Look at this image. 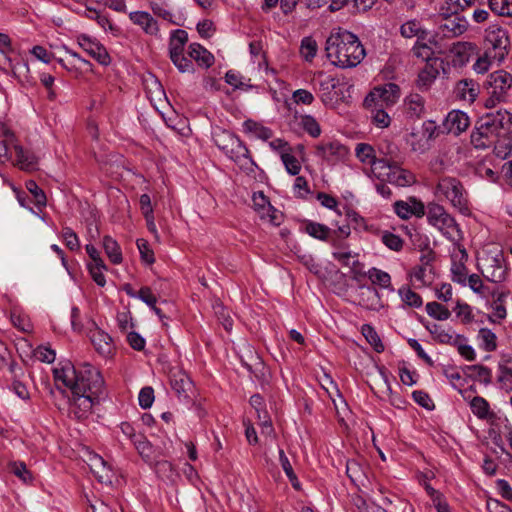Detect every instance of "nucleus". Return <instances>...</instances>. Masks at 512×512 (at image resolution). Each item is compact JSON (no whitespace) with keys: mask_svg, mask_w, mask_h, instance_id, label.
<instances>
[{"mask_svg":"<svg viewBox=\"0 0 512 512\" xmlns=\"http://www.w3.org/2000/svg\"><path fill=\"white\" fill-rule=\"evenodd\" d=\"M63 238L65 240L66 246L71 250H78L80 247L78 237L76 233L69 227H65L63 229Z\"/></svg>","mask_w":512,"mask_h":512,"instance_id":"obj_61","label":"nucleus"},{"mask_svg":"<svg viewBox=\"0 0 512 512\" xmlns=\"http://www.w3.org/2000/svg\"><path fill=\"white\" fill-rule=\"evenodd\" d=\"M137 247L141 255V259L151 265L155 262L153 250L150 249L148 242L145 239L137 240Z\"/></svg>","mask_w":512,"mask_h":512,"instance_id":"obj_56","label":"nucleus"},{"mask_svg":"<svg viewBox=\"0 0 512 512\" xmlns=\"http://www.w3.org/2000/svg\"><path fill=\"white\" fill-rule=\"evenodd\" d=\"M246 132L253 133L256 137L262 140H268L272 136V131L260 123L248 119L243 124Z\"/></svg>","mask_w":512,"mask_h":512,"instance_id":"obj_42","label":"nucleus"},{"mask_svg":"<svg viewBox=\"0 0 512 512\" xmlns=\"http://www.w3.org/2000/svg\"><path fill=\"white\" fill-rule=\"evenodd\" d=\"M133 443L140 456L146 462H151L153 460L152 445L144 435L138 434V436H136V438L134 439Z\"/></svg>","mask_w":512,"mask_h":512,"instance_id":"obj_39","label":"nucleus"},{"mask_svg":"<svg viewBox=\"0 0 512 512\" xmlns=\"http://www.w3.org/2000/svg\"><path fill=\"white\" fill-rule=\"evenodd\" d=\"M490 9L499 16H512V0H488Z\"/></svg>","mask_w":512,"mask_h":512,"instance_id":"obj_44","label":"nucleus"},{"mask_svg":"<svg viewBox=\"0 0 512 512\" xmlns=\"http://www.w3.org/2000/svg\"><path fill=\"white\" fill-rule=\"evenodd\" d=\"M76 369L74 366H65L61 369L54 370L55 381H61L71 391L73 390V382L75 381Z\"/></svg>","mask_w":512,"mask_h":512,"instance_id":"obj_38","label":"nucleus"},{"mask_svg":"<svg viewBox=\"0 0 512 512\" xmlns=\"http://www.w3.org/2000/svg\"><path fill=\"white\" fill-rule=\"evenodd\" d=\"M369 277L374 284H378L382 287H388L390 284V275L386 272L373 268L369 272Z\"/></svg>","mask_w":512,"mask_h":512,"instance_id":"obj_58","label":"nucleus"},{"mask_svg":"<svg viewBox=\"0 0 512 512\" xmlns=\"http://www.w3.org/2000/svg\"><path fill=\"white\" fill-rule=\"evenodd\" d=\"M512 133V113L507 110L489 112L475 123L470 135V143L477 150L494 147L497 156H501L498 144Z\"/></svg>","mask_w":512,"mask_h":512,"instance_id":"obj_1","label":"nucleus"},{"mask_svg":"<svg viewBox=\"0 0 512 512\" xmlns=\"http://www.w3.org/2000/svg\"><path fill=\"white\" fill-rule=\"evenodd\" d=\"M170 383L172 389L179 397L190 398L194 391V385L189 376L182 370L171 371Z\"/></svg>","mask_w":512,"mask_h":512,"instance_id":"obj_15","label":"nucleus"},{"mask_svg":"<svg viewBox=\"0 0 512 512\" xmlns=\"http://www.w3.org/2000/svg\"><path fill=\"white\" fill-rule=\"evenodd\" d=\"M381 239L383 244L393 251L399 252L403 248V239L389 231H384Z\"/></svg>","mask_w":512,"mask_h":512,"instance_id":"obj_46","label":"nucleus"},{"mask_svg":"<svg viewBox=\"0 0 512 512\" xmlns=\"http://www.w3.org/2000/svg\"><path fill=\"white\" fill-rule=\"evenodd\" d=\"M479 337L482 339L484 345L483 348L487 352L495 351L497 348V337L490 329L481 328L479 330Z\"/></svg>","mask_w":512,"mask_h":512,"instance_id":"obj_47","label":"nucleus"},{"mask_svg":"<svg viewBox=\"0 0 512 512\" xmlns=\"http://www.w3.org/2000/svg\"><path fill=\"white\" fill-rule=\"evenodd\" d=\"M483 275L488 281L493 283H500L505 280L506 268L501 265L499 260L493 259L492 264L485 266Z\"/></svg>","mask_w":512,"mask_h":512,"instance_id":"obj_30","label":"nucleus"},{"mask_svg":"<svg viewBox=\"0 0 512 512\" xmlns=\"http://www.w3.org/2000/svg\"><path fill=\"white\" fill-rule=\"evenodd\" d=\"M27 190L34 196V200L36 205L45 206L46 205V195L44 191L37 185L34 180H29L26 182Z\"/></svg>","mask_w":512,"mask_h":512,"instance_id":"obj_53","label":"nucleus"},{"mask_svg":"<svg viewBox=\"0 0 512 512\" xmlns=\"http://www.w3.org/2000/svg\"><path fill=\"white\" fill-rule=\"evenodd\" d=\"M427 329L433 335V338L442 344L457 345L458 340L464 339L462 335H456L454 337L451 333L445 331L440 325L437 324L427 326Z\"/></svg>","mask_w":512,"mask_h":512,"instance_id":"obj_29","label":"nucleus"},{"mask_svg":"<svg viewBox=\"0 0 512 512\" xmlns=\"http://www.w3.org/2000/svg\"><path fill=\"white\" fill-rule=\"evenodd\" d=\"M72 403L70 408V415L74 418L82 420L87 418L92 410L95 403L99 402V396L101 394H94L93 392H79L73 389L72 391Z\"/></svg>","mask_w":512,"mask_h":512,"instance_id":"obj_9","label":"nucleus"},{"mask_svg":"<svg viewBox=\"0 0 512 512\" xmlns=\"http://www.w3.org/2000/svg\"><path fill=\"white\" fill-rule=\"evenodd\" d=\"M250 404L255 409L258 425L261 428L263 435L272 436L275 438V431L272 425L271 417L266 409V404L260 394H254L250 398Z\"/></svg>","mask_w":512,"mask_h":512,"instance_id":"obj_11","label":"nucleus"},{"mask_svg":"<svg viewBox=\"0 0 512 512\" xmlns=\"http://www.w3.org/2000/svg\"><path fill=\"white\" fill-rule=\"evenodd\" d=\"M401 166L402 164H398V167H388L389 171L385 174L386 179L398 187L411 186L416 182L415 175Z\"/></svg>","mask_w":512,"mask_h":512,"instance_id":"obj_20","label":"nucleus"},{"mask_svg":"<svg viewBox=\"0 0 512 512\" xmlns=\"http://www.w3.org/2000/svg\"><path fill=\"white\" fill-rule=\"evenodd\" d=\"M301 125L303 129L309 133L312 137H318L321 133V129L317 121L310 115L301 117Z\"/></svg>","mask_w":512,"mask_h":512,"instance_id":"obj_54","label":"nucleus"},{"mask_svg":"<svg viewBox=\"0 0 512 512\" xmlns=\"http://www.w3.org/2000/svg\"><path fill=\"white\" fill-rule=\"evenodd\" d=\"M432 45H437L434 39H429L428 42H424V40H417L415 45L412 48L413 55L417 58L422 59L426 63H443L441 59L436 57L438 53Z\"/></svg>","mask_w":512,"mask_h":512,"instance_id":"obj_18","label":"nucleus"},{"mask_svg":"<svg viewBox=\"0 0 512 512\" xmlns=\"http://www.w3.org/2000/svg\"><path fill=\"white\" fill-rule=\"evenodd\" d=\"M78 44L80 47L92 58H94L98 63L102 65H109L111 62V58L106 50V48L92 40L87 35H80L78 36Z\"/></svg>","mask_w":512,"mask_h":512,"instance_id":"obj_13","label":"nucleus"},{"mask_svg":"<svg viewBox=\"0 0 512 512\" xmlns=\"http://www.w3.org/2000/svg\"><path fill=\"white\" fill-rule=\"evenodd\" d=\"M91 470L99 482L104 484L112 483L114 475L111 469L106 466V462L101 457L95 458V461L91 465Z\"/></svg>","mask_w":512,"mask_h":512,"instance_id":"obj_31","label":"nucleus"},{"mask_svg":"<svg viewBox=\"0 0 512 512\" xmlns=\"http://www.w3.org/2000/svg\"><path fill=\"white\" fill-rule=\"evenodd\" d=\"M437 191L443 194L460 211L467 210V200L463 195V186L457 179H442L437 185Z\"/></svg>","mask_w":512,"mask_h":512,"instance_id":"obj_7","label":"nucleus"},{"mask_svg":"<svg viewBox=\"0 0 512 512\" xmlns=\"http://www.w3.org/2000/svg\"><path fill=\"white\" fill-rule=\"evenodd\" d=\"M215 314L218 320L221 322L226 331H231L233 320L229 314V311L221 304L218 303L214 306Z\"/></svg>","mask_w":512,"mask_h":512,"instance_id":"obj_52","label":"nucleus"},{"mask_svg":"<svg viewBox=\"0 0 512 512\" xmlns=\"http://www.w3.org/2000/svg\"><path fill=\"white\" fill-rule=\"evenodd\" d=\"M375 113L373 114V122L375 125H377L380 128H386L390 124V117L389 115L384 111L383 107H375Z\"/></svg>","mask_w":512,"mask_h":512,"instance_id":"obj_63","label":"nucleus"},{"mask_svg":"<svg viewBox=\"0 0 512 512\" xmlns=\"http://www.w3.org/2000/svg\"><path fill=\"white\" fill-rule=\"evenodd\" d=\"M154 401V391L151 387H144L139 393V404L142 408H150Z\"/></svg>","mask_w":512,"mask_h":512,"instance_id":"obj_62","label":"nucleus"},{"mask_svg":"<svg viewBox=\"0 0 512 512\" xmlns=\"http://www.w3.org/2000/svg\"><path fill=\"white\" fill-rule=\"evenodd\" d=\"M400 33L405 38L416 37L417 40H425L428 35L427 31L416 20H410L402 24Z\"/></svg>","mask_w":512,"mask_h":512,"instance_id":"obj_32","label":"nucleus"},{"mask_svg":"<svg viewBox=\"0 0 512 512\" xmlns=\"http://www.w3.org/2000/svg\"><path fill=\"white\" fill-rule=\"evenodd\" d=\"M466 370L475 372V375L469 374V376L475 381L483 382L485 385L492 382V372L486 366L481 364L470 365L466 367Z\"/></svg>","mask_w":512,"mask_h":512,"instance_id":"obj_40","label":"nucleus"},{"mask_svg":"<svg viewBox=\"0 0 512 512\" xmlns=\"http://www.w3.org/2000/svg\"><path fill=\"white\" fill-rule=\"evenodd\" d=\"M281 159L288 173L291 175H297L300 172L301 165L295 156L290 153H282Z\"/></svg>","mask_w":512,"mask_h":512,"instance_id":"obj_55","label":"nucleus"},{"mask_svg":"<svg viewBox=\"0 0 512 512\" xmlns=\"http://www.w3.org/2000/svg\"><path fill=\"white\" fill-rule=\"evenodd\" d=\"M355 505L357 506L359 512H387L382 507L376 505L375 503H367L365 499L358 497Z\"/></svg>","mask_w":512,"mask_h":512,"instance_id":"obj_64","label":"nucleus"},{"mask_svg":"<svg viewBox=\"0 0 512 512\" xmlns=\"http://www.w3.org/2000/svg\"><path fill=\"white\" fill-rule=\"evenodd\" d=\"M454 93L457 99L471 104L480 93V85L472 79H462L457 82Z\"/></svg>","mask_w":512,"mask_h":512,"instance_id":"obj_16","label":"nucleus"},{"mask_svg":"<svg viewBox=\"0 0 512 512\" xmlns=\"http://www.w3.org/2000/svg\"><path fill=\"white\" fill-rule=\"evenodd\" d=\"M440 62L426 63L425 67L419 72L417 78V86L427 89L439 74Z\"/></svg>","mask_w":512,"mask_h":512,"instance_id":"obj_24","label":"nucleus"},{"mask_svg":"<svg viewBox=\"0 0 512 512\" xmlns=\"http://www.w3.org/2000/svg\"><path fill=\"white\" fill-rule=\"evenodd\" d=\"M171 61L179 69L180 72H193V63L190 59L186 58L183 54H178V57L170 56Z\"/></svg>","mask_w":512,"mask_h":512,"instance_id":"obj_60","label":"nucleus"},{"mask_svg":"<svg viewBox=\"0 0 512 512\" xmlns=\"http://www.w3.org/2000/svg\"><path fill=\"white\" fill-rule=\"evenodd\" d=\"M253 203L255 209L260 213L261 218L269 217L272 224H280V217L276 214V210L273 209L262 192L254 193Z\"/></svg>","mask_w":512,"mask_h":512,"instance_id":"obj_22","label":"nucleus"},{"mask_svg":"<svg viewBox=\"0 0 512 512\" xmlns=\"http://www.w3.org/2000/svg\"><path fill=\"white\" fill-rule=\"evenodd\" d=\"M155 470L158 476L161 478L172 479L174 475V470L171 463L165 460L156 461Z\"/></svg>","mask_w":512,"mask_h":512,"instance_id":"obj_59","label":"nucleus"},{"mask_svg":"<svg viewBox=\"0 0 512 512\" xmlns=\"http://www.w3.org/2000/svg\"><path fill=\"white\" fill-rule=\"evenodd\" d=\"M10 469L11 472L24 483H30L33 479L31 472L27 469L24 462H12L10 464Z\"/></svg>","mask_w":512,"mask_h":512,"instance_id":"obj_50","label":"nucleus"},{"mask_svg":"<svg viewBox=\"0 0 512 512\" xmlns=\"http://www.w3.org/2000/svg\"><path fill=\"white\" fill-rule=\"evenodd\" d=\"M470 405L473 413L479 418L485 419L487 417L489 404L484 398L476 396L471 400Z\"/></svg>","mask_w":512,"mask_h":512,"instance_id":"obj_48","label":"nucleus"},{"mask_svg":"<svg viewBox=\"0 0 512 512\" xmlns=\"http://www.w3.org/2000/svg\"><path fill=\"white\" fill-rule=\"evenodd\" d=\"M407 113L419 118L424 112V98L419 94H410L405 100Z\"/></svg>","mask_w":512,"mask_h":512,"instance_id":"obj_36","label":"nucleus"},{"mask_svg":"<svg viewBox=\"0 0 512 512\" xmlns=\"http://www.w3.org/2000/svg\"><path fill=\"white\" fill-rule=\"evenodd\" d=\"M317 53V43L311 37H305L301 42V54L307 61H311Z\"/></svg>","mask_w":512,"mask_h":512,"instance_id":"obj_49","label":"nucleus"},{"mask_svg":"<svg viewBox=\"0 0 512 512\" xmlns=\"http://www.w3.org/2000/svg\"><path fill=\"white\" fill-rule=\"evenodd\" d=\"M305 231L310 236L320 240H327L330 234V229L327 226L315 222H308Z\"/></svg>","mask_w":512,"mask_h":512,"instance_id":"obj_45","label":"nucleus"},{"mask_svg":"<svg viewBox=\"0 0 512 512\" xmlns=\"http://www.w3.org/2000/svg\"><path fill=\"white\" fill-rule=\"evenodd\" d=\"M511 88L512 75L507 71L498 70L489 74L483 83V89L488 95L485 107L492 108L497 103L506 101Z\"/></svg>","mask_w":512,"mask_h":512,"instance_id":"obj_4","label":"nucleus"},{"mask_svg":"<svg viewBox=\"0 0 512 512\" xmlns=\"http://www.w3.org/2000/svg\"><path fill=\"white\" fill-rule=\"evenodd\" d=\"M370 388L380 399L385 400L390 399L391 397V387L383 372H380L379 375L373 379L372 384H370Z\"/></svg>","mask_w":512,"mask_h":512,"instance_id":"obj_28","label":"nucleus"},{"mask_svg":"<svg viewBox=\"0 0 512 512\" xmlns=\"http://www.w3.org/2000/svg\"><path fill=\"white\" fill-rule=\"evenodd\" d=\"M213 139L217 147L224 151L240 169L244 170L247 174L255 172L256 164L250 157L248 148L236 135L218 128L213 133Z\"/></svg>","mask_w":512,"mask_h":512,"instance_id":"obj_3","label":"nucleus"},{"mask_svg":"<svg viewBox=\"0 0 512 512\" xmlns=\"http://www.w3.org/2000/svg\"><path fill=\"white\" fill-rule=\"evenodd\" d=\"M400 88L394 83H388L383 87H375L365 98L364 106L370 107H383L393 104L396 98L399 97Z\"/></svg>","mask_w":512,"mask_h":512,"instance_id":"obj_8","label":"nucleus"},{"mask_svg":"<svg viewBox=\"0 0 512 512\" xmlns=\"http://www.w3.org/2000/svg\"><path fill=\"white\" fill-rule=\"evenodd\" d=\"M91 342L95 350L104 357H110L114 353L112 338L104 331L95 329L91 332Z\"/></svg>","mask_w":512,"mask_h":512,"instance_id":"obj_19","label":"nucleus"},{"mask_svg":"<svg viewBox=\"0 0 512 512\" xmlns=\"http://www.w3.org/2000/svg\"><path fill=\"white\" fill-rule=\"evenodd\" d=\"M399 294L408 306L418 308L422 305V298L420 295L412 291L410 288H401L399 290Z\"/></svg>","mask_w":512,"mask_h":512,"instance_id":"obj_51","label":"nucleus"},{"mask_svg":"<svg viewBox=\"0 0 512 512\" xmlns=\"http://www.w3.org/2000/svg\"><path fill=\"white\" fill-rule=\"evenodd\" d=\"M361 298H360V305L367 309H376L377 306H379V295L375 288L373 287H365L362 286L361 288Z\"/></svg>","mask_w":512,"mask_h":512,"instance_id":"obj_35","label":"nucleus"},{"mask_svg":"<svg viewBox=\"0 0 512 512\" xmlns=\"http://www.w3.org/2000/svg\"><path fill=\"white\" fill-rule=\"evenodd\" d=\"M188 41V34L185 30L177 29L173 31L169 41L170 56L178 57V54H183L184 46Z\"/></svg>","mask_w":512,"mask_h":512,"instance_id":"obj_27","label":"nucleus"},{"mask_svg":"<svg viewBox=\"0 0 512 512\" xmlns=\"http://www.w3.org/2000/svg\"><path fill=\"white\" fill-rule=\"evenodd\" d=\"M426 311L429 316L441 321L447 320L451 316V312L438 302L427 303Z\"/></svg>","mask_w":512,"mask_h":512,"instance_id":"obj_43","label":"nucleus"},{"mask_svg":"<svg viewBox=\"0 0 512 512\" xmlns=\"http://www.w3.org/2000/svg\"><path fill=\"white\" fill-rule=\"evenodd\" d=\"M17 161L21 165L22 169L32 170L37 164V158L35 155L28 150H25L20 145H14Z\"/></svg>","mask_w":512,"mask_h":512,"instance_id":"obj_34","label":"nucleus"},{"mask_svg":"<svg viewBox=\"0 0 512 512\" xmlns=\"http://www.w3.org/2000/svg\"><path fill=\"white\" fill-rule=\"evenodd\" d=\"M427 219L431 225L439 229L451 241L462 239L461 230L455 219L438 204H429Z\"/></svg>","mask_w":512,"mask_h":512,"instance_id":"obj_5","label":"nucleus"},{"mask_svg":"<svg viewBox=\"0 0 512 512\" xmlns=\"http://www.w3.org/2000/svg\"><path fill=\"white\" fill-rule=\"evenodd\" d=\"M346 474L355 485H357V486L364 485L366 476L363 471V468L357 461H355V460L347 461Z\"/></svg>","mask_w":512,"mask_h":512,"instance_id":"obj_37","label":"nucleus"},{"mask_svg":"<svg viewBox=\"0 0 512 512\" xmlns=\"http://www.w3.org/2000/svg\"><path fill=\"white\" fill-rule=\"evenodd\" d=\"M103 248L113 264H120L123 260L119 244L109 235L103 238Z\"/></svg>","mask_w":512,"mask_h":512,"instance_id":"obj_33","label":"nucleus"},{"mask_svg":"<svg viewBox=\"0 0 512 512\" xmlns=\"http://www.w3.org/2000/svg\"><path fill=\"white\" fill-rule=\"evenodd\" d=\"M362 334L367 340V342L374 348V350L378 353H381L384 351V345L378 335V333L375 331V329L369 325L364 324L362 326Z\"/></svg>","mask_w":512,"mask_h":512,"instance_id":"obj_41","label":"nucleus"},{"mask_svg":"<svg viewBox=\"0 0 512 512\" xmlns=\"http://www.w3.org/2000/svg\"><path fill=\"white\" fill-rule=\"evenodd\" d=\"M439 30L445 37L460 36L467 30V22L460 16L443 18L439 21Z\"/></svg>","mask_w":512,"mask_h":512,"instance_id":"obj_17","label":"nucleus"},{"mask_svg":"<svg viewBox=\"0 0 512 512\" xmlns=\"http://www.w3.org/2000/svg\"><path fill=\"white\" fill-rule=\"evenodd\" d=\"M486 42L491 45V49L487 51L489 57L501 61L507 54L506 48L509 41L506 32L500 28L489 31L486 36Z\"/></svg>","mask_w":512,"mask_h":512,"instance_id":"obj_12","label":"nucleus"},{"mask_svg":"<svg viewBox=\"0 0 512 512\" xmlns=\"http://www.w3.org/2000/svg\"><path fill=\"white\" fill-rule=\"evenodd\" d=\"M356 156L362 163H368L373 167V172L379 170V159L374 148L366 143H359L356 146Z\"/></svg>","mask_w":512,"mask_h":512,"instance_id":"obj_26","label":"nucleus"},{"mask_svg":"<svg viewBox=\"0 0 512 512\" xmlns=\"http://www.w3.org/2000/svg\"><path fill=\"white\" fill-rule=\"evenodd\" d=\"M446 121L450 125L449 130L454 132L456 135L464 132L470 125L468 115L459 110L451 111L448 114Z\"/></svg>","mask_w":512,"mask_h":512,"instance_id":"obj_23","label":"nucleus"},{"mask_svg":"<svg viewBox=\"0 0 512 512\" xmlns=\"http://www.w3.org/2000/svg\"><path fill=\"white\" fill-rule=\"evenodd\" d=\"M379 151V170L388 167H398V164H403L405 160L404 153L400 150L395 143L385 140L378 146Z\"/></svg>","mask_w":512,"mask_h":512,"instance_id":"obj_10","label":"nucleus"},{"mask_svg":"<svg viewBox=\"0 0 512 512\" xmlns=\"http://www.w3.org/2000/svg\"><path fill=\"white\" fill-rule=\"evenodd\" d=\"M89 272L93 280L101 287H103L106 283L105 276L103 274V270L106 269V266L104 262H102V265L97 264H89L88 265Z\"/></svg>","mask_w":512,"mask_h":512,"instance_id":"obj_57","label":"nucleus"},{"mask_svg":"<svg viewBox=\"0 0 512 512\" xmlns=\"http://www.w3.org/2000/svg\"><path fill=\"white\" fill-rule=\"evenodd\" d=\"M104 379L98 369L89 363H83L79 370H76L73 389L79 392H93L102 394Z\"/></svg>","mask_w":512,"mask_h":512,"instance_id":"obj_6","label":"nucleus"},{"mask_svg":"<svg viewBox=\"0 0 512 512\" xmlns=\"http://www.w3.org/2000/svg\"><path fill=\"white\" fill-rule=\"evenodd\" d=\"M189 56L205 68H209L214 63V56L198 43L189 46Z\"/></svg>","mask_w":512,"mask_h":512,"instance_id":"obj_25","label":"nucleus"},{"mask_svg":"<svg viewBox=\"0 0 512 512\" xmlns=\"http://www.w3.org/2000/svg\"><path fill=\"white\" fill-rule=\"evenodd\" d=\"M129 19L135 24L142 28V30L148 34L157 36L159 33V27L157 21L145 11H135L129 14Z\"/></svg>","mask_w":512,"mask_h":512,"instance_id":"obj_21","label":"nucleus"},{"mask_svg":"<svg viewBox=\"0 0 512 512\" xmlns=\"http://www.w3.org/2000/svg\"><path fill=\"white\" fill-rule=\"evenodd\" d=\"M317 154L331 164L345 159L348 155V148L338 141L319 144L316 147Z\"/></svg>","mask_w":512,"mask_h":512,"instance_id":"obj_14","label":"nucleus"},{"mask_svg":"<svg viewBox=\"0 0 512 512\" xmlns=\"http://www.w3.org/2000/svg\"><path fill=\"white\" fill-rule=\"evenodd\" d=\"M325 51L331 63L341 68L356 67L366 55L358 37L342 28L332 31L326 40Z\"/></svg>","mask_w":512,"mask_h":512,"instance_id":"obj_2","label":"nucleus"}]
</instances>
